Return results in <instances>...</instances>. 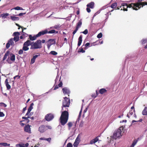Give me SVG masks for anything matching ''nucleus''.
Here are the masks:
<instances>
[{"mask_svg": "<svg viewBox=\"0 0 147 147\" xmlns=\"http://www.w3.org/2000/svg\"><path fill=\"white\" fill-rule=\"evenodd\" d=\"M69 114L67 111H64L62 113L60 117V123L62 125L67 123L68 119Z\"/></svg>", "mask_w": 147, "mask_h": 147, "instance_id": "nucleus-1", "label": "nucleus"}, {"mask_svg": "<svg viewBox=\"0 0 147 147\" xmlns=\"http://www.w3.org/2000/svg\"><path fill=\"white\" fill-rule=\"evenodd\" d=\"M143 115H147V107H145L142 112Z\"/></svg>", "mask_w": 147, "mask_h": 147, "instance_id": "nucleus-24", "label": "nucleus"}, {"mask_svg": "<svg viewBox=\"0 0 147 147\" xmlns=\"http://www.w3.org/2000/svg\"><path fill=\"white\" fill-rule=\"evenodd\" d=\"M88 30H87V29H86L84 30V31L81 32L83 33L84 34H88Z\"/></svg>", "mask_w": 147, "mask_h": 147, "instance_id": "nucleus-44", "label": "nucleus"}, {"mask_svg": "<svg viewBox=\"0 0 147 147\" xmlns=\"http://www.w3.org/2000/svg\"><path fill=\"white\" fill-rule=\"evenodd\" d=\"M56 32L55 30H52L49 31H48V33L49 34H53L55 33Z\"/></svg>", "mask_w": 147, "mask_h": 147, "instance_id": "nucleus-37", "label": "nucleus"}, {"mask_svg": "<svg viewBox=\"0 0 147 147\" xmlns=\"http://www.w3.org/2000/svg\"><path fill=\"white\" fill-rule=\"evenodd\" d=\"M50 54L53 55H56L57 54V53L55 51H52L50 52Z\"/></svg>", "mask_w": 147, "mask_h": 147, "instance_id": "nucleus-34", "label": "nucleus"}, {"mask_svg": "<svg viewBox=\"0 0 147 147\" xmlns=\"http://www.w3.org/2000/svg\"><path fill=\"white\" fill-rule=\"evenodd\" d=\"M67 125L68 127V129H70L71 127H72L73 125V123L72 122H69L67 123Z\"/></svg>", "mask_w": 147, "mask_h": 147, "instance_id": "nucleus-30", "label": "nucleus"}, {"mask_svg": "<svg viewBox=\"0 0 147 147\" xmlns=\"http://www.w3.org/2000/svg\"><path fill=\"white\" fill-rule=\"evenodd\" d=\"M78 46L79 47L82 41V35L80 36L78 38Z\"/></svg>", "mask_w": 147, "mask_h": 147, "instance_id": "nucleus-20", "label": "nucleus"}, {"mask_svg": "<svg viewBox=\"0 0 147 147\" xmlns=\"http://www.w3.org/2000/svg\"><path fill=\"white\" fill-rule=\"evenodd\" d=\"M4 116V114L2 112H0V117H3Z\"/></svg>", "mask_w": 147, "mask_h": 147, "instance_id": "nucleus-60", "label": "nucleus"}, {"mask_svg": "<svg viewBox=\"0 0 147 147\" xmlns=\"http://www.w3.org/2000/svg\"><path fill=\"white\" fill-rule=\"evenodd\" d=\"M58 85L59 87H62L63 85V83L61 81H60L59 83L58 84Z\"/></svg>", "mask_w": 147, "mask_h": 147, "instance_id": "nucleus-52", "label": "nucleus"}, {"mask_svg": "<svg viewBox=\"0 0 147 147\" xmlns=\"http://www.w3.org/2000/svg\"><path fill=\"white\" fill-rule=\"evenodd\" d=\"M90 8L88 7H87V8H86V11L88 13H90L91 11V10Z\"/></svg>", "mask_w": 147, "mask_h": 147, "instance_id": "nucleus-58", "label": "nucleus"}, {"mask_svg": "<svg viewBox=\"0 0 147 147\" xmlns=\"http://www.w3.org/2000/svg\"><path fill=\"white\" fill-rule=\"evenodd\" d=\"M9 53L10 52L8 51L6 52L4 56L3 59V60L4 61L7 59V57L9 55Z\"/></svg>", "mask_w": 147, "mask_h": 147, "instance_id": "nucleus-21", "label": "nucleus"}, {"mask_svg": "<svg viewBox=\"0 0 147 147\" xmlns=\"http://www.w3.org/2000/svg\"><path fill=\"white\" fill-rule=\"evenodd\" d=\"M11 19L13 21L18 20H19V18L18 17L14 16H11Z\"/></svg>", "mask_w": 147, "mask_h": 147, "instance_id": "nucleus-26", "label": "nucleus"}, {"mask_svg": "<svg viewBox=\"0 0 147 147\" xmlns=\"http://www.w3.org/2000/svg\"><path fill=\"white\" fill-rule=\"evenodd\" d=\"M13 9L15 10H23V9L22 8L20 7L19 6H17L16 7H15L13 8Z\"/></svg>", "mask_w": 147, "mask_h": 147, "instance_id": "nucleus-33", "label": "nucleus"}, {"mask_svg": "<svg viewBox=\"0 0 147 147\" xmlns=\"http://www.w3.org/2000/svg\"><path fill=\"white\" fill-rule=\"evenodd\" d=\"M9 15V14L8 13H3L2 14L1 16L2 18H6Z\"/></svg>", "mask_w": 147, "mask_h": 147, "instance_id": "nucleus-35", "label": "nucleus"}, {"mask_svg": "<svg viewBox=\"0 0 147 147\" xmlns=\"http://www.w3.org/2000/svg\"><path fill=\"white\" fill-rule=\"evenodd\" d=\"M17 77H18V79H19L20 78V76H19V75H17L15 76L14 77V80L16 79V78H17Z\"/></svg>", "mask_w": 147, "mask_h": 147, "instance_id": "nucleus-63", "label": "nucleus"}, {"mask_svg": "<svg viewBox=\"0 0 147 147\" xmlns=\"http://www.w3.org/2000/svg\"><path fill=\"white\" fill-rule=\"evenodd\" d=\"M65 101H70V99L66 97L64 98Z\"/></svg>", "mask_w": 147, "mask_h": 147, "instance_id": "nucleus-54", "label": "nucleus"}, {"mask_svg": "<svg viewBox=\"0 0 147 147\" xmlns=\"http://www.w3.org/2000/svg\"><path fill=\"white\" fill-rule=\"evenodd\" d=\"M19 36H15L13 38V40L15 42H17L19 40Z\"/></svg>", "mask_w": 147, "mask_h": 147, "instance_id": "nucleus-36", "label": "nucleus"}, {"mask_svg": "<svg viewBox=\"0 0 147 147\" xmlns=\"http://www.w3.org/2000/svg\"><path fill=\"white\" fill-rule=\"evenodd\" d=\"M93 140L95 142H98V137H96V138H94V139H93Z\"/></svg>", "mask_w": 147, "mask_h": 147, "instance_id": "nucleus-59", "label": "nucleus"}, {"mask_svg": "<svg viewBox=\"0 0 147 147\" xmlns=\"http://www.w3.org/2000/svg\"><path fill=\"white\" fill-rule=\"evenodd\" d=\"M30 45H31L30 40H28L24 43L22 47L23 50L24 51H26L28 50L29 49V48L28 47Z\"/></svg>", "mask_w": 147, "mask_h": 147, "instance_id": "nucleus-4", "label": "nucleus"}, {"mask_svg": "<svg viewBox=\"0 0 147 147\" xmlns=\"http://www.w3.org/2000/svg\"><path fill=\"white\" fill-rule=\"evenodd\" d=\"M22 119H25L26 120H27V123H28L29 122V120L28 119H27V117H22Z\"/></svg>", "mask_w": 147, "mask_h": 147, "instance_id": "nucleus-56", "label": "nucleus"}, {"mask_svg": "<svg viewBox=\"0 0 147 147\" xmlns=\"http://www.w3.org/2000/svg\"><path fill=\"white\" fill-rule=\"evenodd\" d=\"M123 133V127H120L113 133L112 138L113 139L116 140L117 138H120L122 136V133Z\"/></svg>", "mask_w": 147, "mask_h": 147, "instance_id": "nucleus-2", "label": "nucleus"}, {"mask_svg": "<svg viewBox=\"0 0 147 147\" xmlns=\"http://www.w3.org/2000/svg\"><path fill=\"white\" fill-rule=\"evenodd\" d=\"M62 91L64 94H69L70 92L68 89L67 87H64L62 89Z\"/></svg>", "mask_w": 147, "mask_h": 147, "instance_id": "nucleus-14", "label": "nucleus"}, {"mask_svg": "<svg viewBox=\"0 0 147 147\" xmlns=\"http://www.w3.org/2000/svg\"><path fill=\"white\" fill-rule=\"evenodd\" d=\"M45 126H46V128H47V129H52V127H51V126L50 125H45Z\"/></svg>", "mask_w": 147, "mask_h": 147, "instance_id": "nucleus-50", "label": "nucleus"}, {"mask_svg": "<svg viewBox=\"0 0 147 147\" xmlns=\"http://www.w3.org/2000/svg\"><path fill=\"white\" fill-rule=\"evenodd\" d=\"M47 129L46 128V126L44 125H42L39 127L38 131L40 133H43L47 130Z\"/></svg>", "mask_w": 147, "mask_h": 147, "instance_id": "nucleus-8", "label": "nucleus"}, {"mask_svg": "<svg viewBox=\"0 0 147 147\" xmlns=\"http://www.w3.org/2000/svg\"><path fill=\"white\" fill-rule=\"evenodd\" d=\"M10 55V59H9V57L7 59V61L9 63V61L10 60L11 61L14 62L15 60V56L12 53H11Z\"/></svg>", "mask_w": 147, "mask_h": 147, "instance_id": "nucleus-13", "label": "nucleus"}, {"mask_svg": "<svg viewBox=\"0 0 147 147\" xmlns=\"http://www.w3.org/2000/svg\"><path fill=\"white\" fill-rule=\"evenodd\" d=\"M84 122L83 121H80L79 125L80 127H82L83 126V125H84Z\"/></svg>", "mask_w": 147, "mask_h": 147, "instance_id": "nucleus-45", "label": "nucleus"}, {"mask_svg": "<svg viewBox=\"0 0 147 147\" xmlns=\"http://www.w3.org/2000/svg\"><path fill=\"white\" fill-rule=\"evenodd\" d=\"M80 142V137L79 135L78 136L76 139L75 140V141L73 144V146L74 147H77L78 144H79Z\"/></svg>", "mask_w": 147, "mask_h": 147, "instance_id": "nucleus-9", "label": "nucleus"}, {"mask_svg": "<svg viewBox=\"0 0 147 147\" xmlns=\"http://www.w3.org/2000/svg\"><path fill=\"white\" fill-rule=\"evenodd\" d=\"M35 59H34V58L33 57L31 59V64H33L34 63L35 61Z\"/></svg>", "mask_w": 147, "mask_h": 147, "instance_id": "nucleus-51", "label": "nucleus"}, {"mask_svg": "<svg viewBox=\"0 0 147 147\" xmlns=\"http://www.w3.org/2000/svg\"><path fill=\"white\" fill-rule=\"evenodd\" d=\"M20 121V124L22 126H23L24 125V124L23 123H22V121Z\"/></svg>", "mask_w": 147, "mask_h": 147, "instance_id": "nucleus-62", "label": "nucleus"}, {"mask_svg": "<svg viewBox=\"0 0 147 147\" xmlns=\"http://www.w3.org/2000/svg\"><path fill=\"white\" fill-rule=\"evenodd\" d=\"M96 94H92L91 95L92 97L95 98L98 95V91L97 90H96Z\"/></svg>", "mask_w": 147, "mask_h": 147, "instance_id": "nucleus-29", "label": "nucleus"}, {"mask_svg": "<svg viewBox=\"0 0 147 147\" xmlns=\"http://www.w3.org/2000/svg\"><path fill=\"white\" fill-rule=\"evenodd\" d=\"M78 29L76 28L75 30L73 32V37L74 36V35L76 33L77 31H78Z\"/></svg>", "mask_w": 147, "mask_h": 147, "instance_id": "nucleus-53", "label": "nucleus"}, {"mask_svg": "<svg viewBox=\"0 0 147 147\" xmlns=\"http://www.w3.org/2000/svg\"><path fill=\"white\" fill-rule=\"evenodd\" d=\"M127 8L128 7L130 8L132 7L134 10H138V9L137 8V7H136V6L135 3H131L130 4H129V5H128L127 4Z\"/></svg>", "mask_w": 147, "mask_h": 147, "instance_id": "nucleus-11", "label": "nucleus"}, {"mask_svg": "<svg viewBox=\"0 0 147 147\" xmlns=\"http://www.w3.org/2000/svg\"><path fill=\"white\" fill-rule=\"evenodd\" d=\"M0 145L4 146H9L10 144L6 143H0Z\"/></svg>", "mask_w": 147, "mask_h": 147, "instance_id": "nucleus-25", "label": "nucleus"}, {"mask_svg": "<svg viewBox=\"0 0 147 147\" xmlns=\"http://www.w3.org/2000/svg\"><path fill=\"white\" fill-rule=\"evenodd\" d=\"M48 41L50 42V44L51 45L55 44V40L53 39H50Z\"/></svg>", "mask_w": 147, "mask_h": 147, "instance_id": "nucleus-28", "label": "nucleus"}, {"mask_svg": "<svg viewBox=\"0 0 147 147\" xmlns=\"http://www.w3.org/2000/svg\"><path fill=\"white\" fill-rule=\"evenodd\" d=\"M31 125L28 124L25 125V126L24 127V131L29 134H31Z\"/></svg>", "mask_w": 147, "mask_h": 147, "instance_id": "nucleus-7", "label": "nucleus"}, {"mask_svg": "<svg viewBox=\"0 0 147 147\" xmlns=\"http://www.w3.org/2000/svg\"><path fill=\"white\" fill-rule=\"evenodd\" d=\"M31 42V46L30 49H40L42 47L41 40H37L35 42Z\"/></svg>", "mask_w": 147, "mask_h": 147, "instance_id": "nucleus-3", "label": "nucleus"}, {"mask_svg": "<svg viewBox=\"0 0 147 147\" xmlns=\"http://www.w3.org/2000/svg\"><path fill=\"white\" fill-rule=\"evenodd\" d=\"M13 35L15 36H19L20 33L18 32H15L13 33Z\"/></svg>", "mask_w": 147, "mask_h": 147, "instance_id": "nucleus-32", "label": "nucleus"}, {"mask_svg": "<svg viewBox=\"0 0 147 147\" xmlns=\"http://www.w3.org/2000/svg\"><path fill=\"white\" fill-rule=\"evenodd\" d=\"M102 36V33L100 32L98 34L97 36V37L98 38H101Z\"/></svg>", "mask_w": 147, "mask_h": 147, "instance_id": "nucleus-38", "label": "nucleus"}, {"mask_svg": "<svg viewBox=\"0 0 147 147\" xmlns=\"http://www.w3.org/2000/svg\"><path fill=\"white\" fill-rule=\"evenodd\" d=\"M70 102H63L62 107H69V106Z\"/></svg>", "mask_w": 147, "mask_h": 147, "instance_id": "nucleus-17", "label": "nucleus"}, {"mask_svg": "<svg viewBox=\"0 0 147 147\" xmlns=\"http://www.w3.org/2000/svg\"><path fill=\"white\" fill-rule=\"evenodd\" d=\"M26 13H20L18 15H16L17 16H23V15L25 14Z\"/></svg>", "mask_w": 147, "mask_h": 147, "instance_id": "nucleus-49", "label": "nucleus"}, {"mask_svg": "<svg viewBox=\"0 0 147 147\" xmlns=\"http://www.w3.org/2000/svg\"><path fill=\"white\" fill-rule=\"evenodd\" d=\"M147 42V40L146 39H143L142 40V44H144Z\"/></svg>", "mask_w": 147, "mask_h": 147, "instance_id": "nucleus-47", "label": "nucleus"}, {"mask_svg": "<svg viewBox=\"0 0 147 147\" xmlns=\"http://www.w3.org/2000/svg\"><path fill=\"white\" fill-rule=\"evenodd\" d=\"M117 5V3L115 2L114 3H112L111 6V7L113 9H115L116 8V7Z\"/></svg>", "mask_w": 147, "mask_h": 147, "instance_id": "nucleus-23", "label": "nucleus"}, {"mask_svg": "<svg viewBox=\"0 0 147 147\" xmlns=\"http://www.w3.org/2000/svg\"><path fill=\"white\" fill-rule=\"evenodd\" d=\"M5 85L7 87V89L8 90H9L11 88V87L10 85L9 84H6Z\"/></svg>", "mask_w": 147, "mask_h": 147, "instance_id": "nucleus-40", "label": "nucleus"}, {"mask_svg": "<svg viewBox=\"0 0 147 147\" xmlns=\"http://www.w3.org/2000/svg\"><path fill=\"white\" fill-rule=\"evenodd\" d=\"M107 92V90L105 88H101L98 91V93L103 94Z\"/></svg>", "mask_w": 147, "mask_h": 147, "instance_id": "nucleus-18", "label": "nucleus"}, {"mask_svg": "<svg viewBox=\"0 0 147 147\" xmlns=\"http://www.w3.org/2000/svg\"><path fill=\"white\" fill-rule=\"evenodd\" d=\"M8 42L10 44V45H12L13 43V39H11L10 40H9Z\"/></svg>", "mask_w": 147, "mask_h": 147, "instance_id": "nucleus-42", "label": "nucleus"}, {"mask_svg": "<svg viewBox=\"0 0 147 147\" xmlns=\"http://www.w3.org/2000/svg\"><path fill=\"white\" fill-rule=\"evenodd\" d=\"M134 113V115H135V117H136V116L135 113V110H130L128 113L127 114V117H128L129 118L130 117V116L133 114Z\"/></svg>", "mask_w": 147, "mask_h": 147, "instance_id": "nucleus-15", "label": "nucleus"}, {"mask_svg": "<svg viewBox=\"0 0 147 147\" xmlns=\"http://www.w3.org/2000/svg\"><path fill=\"white\" fill-rule=\"evenodd\" d=\"M94 3L93 2H91L87 5V7L93 9L94 7Z\"/></svg>", "mask_w": 147, "mask_h": 147, "instance_id": "nucleus-16", "label": "nucleus"}, {"mask_svg": "<svg viewBox=\"0 0 147 147\" xmlns=\"http://www.w3.org/2000/svg\"><path fill=\"white\" fill-rule=\"evenodd\" d=\"M23 49H20L18 52V54L19 55L22 54L23 53Z\"/></svg>", "mask_w": 147, "mask_h": 147, "instance_id": "nucleus-43", "label": "nucleus"}, {"mask_svg": "<svg viewBox=\"0 0 147 147\" xmlns=\"http://www.w3.org/2000/svg\"><path fill=\"white\" fill-rule=\"evenodd\" d=\"M29 36L30 40L32 41L36 40V38L38 37L36 36V34L34 35L33 36H32L31 35H30Z\"/></svg>", "mask_w": 147, "mask_h": 147, "instance_id": "nucleus-19", "label": "nucleus"}, {"mask_svg": "<svg viewBox=\"0 0 147 147\" xmlns=\"http://www.w3.org/2000/svg\"><path fill=\"white\" fill-rule=\"evenodd\" d=\"M90 43L89 42L87 43L84 46H83L82 47L84 46V47H83V48L86 49L88 48V47H89Z\"/></svg>", "mask_w": 147, "mask_h": 147, "instance_id": "nucleus-31", "label": "nucleus"}, {"mask_svg": "<svg viewBox=\"0 0 147 147\" xmlns=\"http://www.w3.org/2000/svg\"><path fill=\"white\" fill-rule=\"evenodd\" d=\"M10 44L9 43L7 42L6 45V48L7 49H8L10 47Z\"/></svg>", "mask_w": 147, "mask_h": 147, "instance_id": "nucleus-57", "label": "nucleus"}, {"mask_svg": "<svg viewBox=\"0 0 147 147\" xmlns=\"http://www.w3.org/2000/svg\"><path fill=\"white\" fill-rule=\"evenodd\" d=\"M51 138H46V139H45V140H46L47 141H48L49 142V143L50 142H51Z\"/></svg>", "mask_w": 147, "mask_h": 147, "instance_id": "nucleus-46", "label": "nucleus"}, {"mask_svg": "<svg viewBox=\"0 0 147 147\" xmlns=\"http://www.w3.org/2000/svg\"><path fill=\"white\" fill-rule=\"evenodd\" d=\"M16 25L19 27V28H18V29H20V28L22 29V32H23V27L20 26L18 24H16Z\"/></svg>", "mask_w": 147, "mask_h": 147, "instance_id": "nucleus-41", "label": "nucleus"}, {"mask_svg": "<svg viewBox=\"0 0 147 147\" xmlns=\"http://www.w3.org/2000/svg\"><path fill=\"white\" fill-rule=\"evenodd\" d=\"M136 7L138 8V9H140L141 7H142L143 6L147 5V2H141V0H138L137 2L135 3Z\"/></svg>", "mask_w": 147, "mask_h": 147, "instance_id": "nucleus-5", "label": "nucleus"}, {"mask_svg": "<svg viewBox=\"0 0 147 147\" xmlns=\"http://www.w3.org/2000/svg\"><path fill=\"white\" fill-rule=\"evenodd\" d=\"M82 20H80L79 21L78 23L76 28L78 29V28L80 27L82 24Z\"/></svg>", "mask_w": 147, "mask_h": 147, "instance_id": "nucleus-22", "label": "nucleus"}, {"mask_svg": "<svg viewBox=\"0 0 147 147\" xmlns=\"http://www.w3.org/2000/svg\"><path fill=\"white\" fill-rule=\"evenodd\" d=\"M96 142V141H94L93 140H92L90 142V144H93Z\"/></svg>", "mask_w": 147, "mask_h": 147, "instance_id": "nucleus-55", "label": "nucleus"}, {"mask_svg": "<svg viewBox=\"0 0 147 147\" xmlns=\"http://www.w3.org/2000/svg\"><path fill=\"white\" fill-rule=\"evenodd\" d=\"M59 86L58 85H56L54 88L53 90H56V89H58L59 88Z\"/></svg>", "mask_w": 147, "mask_h": 147, "instance_id": "nucleus-61", "label": "nucleus"}, {"mask_svg": "<svg viewBox=\"0 0 147 147\" xmlns=\"http://www.w3.org/2000/svg\"><path fill=\"white\" fill-rule=\"evenodd\" d=\"M67 147H73L72 144L71 143H68L67 145Z\"/></svg>", "mask_w": 147, "mask_h": 147, "instance_id": "nucleus-48", "label": "nucleus"}, {"mask_svg": "<svg viewBox=\"0 0 147 147\" xmlns=\"http://www.w3.org/2000/svg\"><path fill=\"white\" fill-rule=\"evenodd\" d=\"M48 33V31L47 30H42L40 32L36 34V36L39 37Z\"/></svg>", "mask_w": 147, "mask_h": 147, "instance_id": "nucleus-12", "label": "nucleus"}, {"mask_svg": "<svg viewBox=\"0 0 147 147\" xmlns=\"http://www.w3.org/2000/svg\"><path fill=\"white\" fill-rule=\"evenodd\" d=\"M138 142V140L136 139L134 140L133 143H132L131 145L130 146V147H134L135 145L136 144L137 142Z\"/></svg>", "mask_w": 147, "mask_h": 147, "instance_id": "nucleus-27", "label": "nucleus"}, {"mask_svg": "<svg viewBox=\"0 0 147 147\" xmlns=\"http://www.w3.org/2000/svg\"><path fill=\"white\" fill-rule=\"evenodd\" d=\"M16 146V147H22L21 145L20 144H17Z\"/></svg>", "mask_w": 147, "mask_h": 147, "instance_id": "nucleus-64", "label": "nucleus"}, {"mask_svg": "<svg viewBox=\"0 0 147 147\" xmlns=\"http://www.w3.org/2000/svg\"><path fill=\"white\" fill-rule=\"evenodd\" d=\"M0 106L1 107H7V105L5 104L3 102H0Z\"/></svg>", "mask_w": 147, "mask_h": 147, "instance_id": "nucleus-39", "label": "nucleus"}, {"mask_svg": "<svg viewBox=\"0 0 147 147\" xmlns=\"http://www.w3.org/2000/svg\"><path fill=\"white\" fill-rule=\"evenodd\" d=\"M127 3H123L121 4V5L120 6L121 8V10H123L124 11H127Z\"/></svg>", "mask_w": 147, "mask_h": 147, "instance_id": "nucleus-10", "label": "nucleus"}, {"mask_svg": "<svg viewBox=\"0 0 147 147\" xmlns=\"http://www.w3.org/2000/svg\"><path fill=\"white\" fill-rule=\"evenodd\" d=\"M54 115L51 113H49L45 115V119L47 121H50L53 119Z\"/></svg>", "mask_w": 147, "mask_h": 147, "instance_id": "nucleus-6", "label": "nucleus"}]
</instances>
